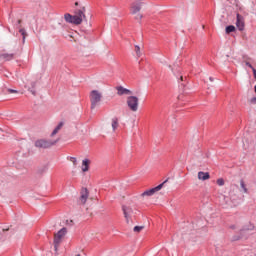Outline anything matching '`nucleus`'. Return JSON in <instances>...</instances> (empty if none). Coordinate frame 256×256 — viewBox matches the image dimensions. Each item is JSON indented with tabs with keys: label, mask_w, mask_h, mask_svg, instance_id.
Returning <instances> with one entry per match:
<instances>
[{
	"label": "nucleus",
	"mask_w": 256,
	"mask_h": 256,
	"mask_svg": "<svg viewBox=\"0 0 256 256\" xmlns=\"http://www.w3.org/2000/svg\"><path fill=\"white\" fill-rule=\"evenodd\" d=\"M127 105L130 111L137 112L139 110V98L137 96H129L127 98Z\"/></svg>",
	"instance_id": "nucleus-6"
},
{
	"label": "nucleus",
	"mask_w": 256,
	"mask_h": 256,
	"mask_svg": "<svg viewBox=\"0 0 256 256\" xmlns=\"http://www.w3.org/2000/svg\"><path fill=\"white\" fill-rule=\"evenodd\" d=\"M169 69H171L172 73H173V67L171 65H168Z\"/></svg>",
	"instance_id": "nucleus-30"
},
{
	"label": "nucleus",
	"mask_w": 256,
	"mask_h": 256,
	"mask_svg": "<svg viewBox=\"0 0 256 256\" xmlns=\"http://www.w3.org/2000/svg\"><path fill=\"white\" fill-rule=\"evenodd\" d=\"M58 142H59V139L57 140L40 139L35 142V147H38L40 149H49V147H53V145H56Z\"/></svg>",
	"instance_id": "nucleus-5"
},
{
	"label": "nucleus",
	"mask_w": 256,
	"mask_h": 256,
	"mask_svg": "<svg viewBox=\"0 0 256 256\" xmlns=\"http://www.w3.org/2000/svg\"><path fill=\"white\" fill-rule=\"evenodd\" d=\"M70 161H71V163H73L74 167H76V165H77V158L71 157Z\"/></svg>",
	"instance_id": "nucleus-25"
},
{
	"label": "nucleus",
	"mask_w": 256,
	"mask_h": 256,
	"mask_svg": "<svg viewBox=\"0 0 256 256\" xmlns=\"http://www.w3.org/2000/svg\"><path fill=\"white\" fill-rule=\"evenodd\" d=\"M217 185H219V187H223V185H225V180L223 178H219L216 181Z\"/></svg>",
	"instance_id": "nucleus-23"
},
{
	"label": "nucleus",
	"mask_w": 256,
	"mask_h": 256,
	"mask_svg": "<svg viewBox=\"0 0 256 256\" xmlns=\"http://www.w3.org/2000/svg\"><path fill=\"white\" fill-rule=\"evenodd\" d=\"M64 19L66 23H72L73 25H81L85 19V7L82 9H76L74 15L65 14Z\"/></svg>",
	"instance_id": "nucleus-1"
},
{
	"label": "nucleus",
	"mask_w": 256,
	"mask_h": 256,
	"mask_svg": "<svg viewBox=\"0 0 256 256\" xmlns=\"http://www.w3.org/2000/svg\"><path fill=\"white\" fill-rule=\"evenodd\" d=\"M236 26L239 31H243V29H245V19L240 14H237Z\"/></svg>",
	"instance_id": "nucleus-11"
},
{
	"label": "nucleus",
	"mask_w": 256,
	"mask_h": 256,
	"mask_svg": "<svg viewBox=\"0 0 256 256\" xmlns=\"http://www.w3.org/2000/svg\"><path fill=\"white\" fill-rule=\"evenodd\" d=\"M240 187L244 191V193H248L249 190L247 189V186L245 185L244 180H240Z\"/></svg>",
	"instance_id": "nucleus-18"
},
{
	"label": "nucleus",
	"mask_w": 256,
	"mask_h": 256,
	"mask_svg": "<svg viewBox=\"0 0 256 256\" xmlns=\"http://www.w3.org/2000/svg\"><path fill=\"white\" fill-rule=\"evenodd\" d=\"M75 5H79V3H78V2H76V3H75Z\"/></svg>",
	"instance_id": "nucleus-34"
},
{
	"label": "nucleus",
	"mask_w": 256,
	"mask_h": 256,
	"mask_svg": "<svg viewBox=\"0 0 256 256\" xmlns=\"http://www.w3.org/2000/svg\"><path fill=\"white\" fill-rule=\"evenodd\" d=\"M117 95H131V90L124 88L123 86L116 87Z\"/></svg>",
	"instance_id": "nucleus-13"
},
{
	"label": "nucleus",
	"mask_w": 256,
	"mask_h": 256,
	"mask_svg": "<svg viewBox=\"0 0 256 256\" xmlns=\"http://www.w3.org/2000/svg\"><path fill=\"white\" fill-rule=\"evenodd\" d=\"M135 53L137 57H141V47L139 45H135Z\"/></svg>",
	"instance_id": "nucleus-21"
},
{
	"label": "nucleus",
	"mask_w": 256,
	"mask_h": 256,
	"mask_svg": "<svg viewBox=\"0 0 256 256\" xmlns=\"http://www.w3.org/2000/svg\"><path fill=\"white\" fill-rule=\"evenodd\" d=\"M65 235H67V228H62L54 234V250L56 252L58 251L61 241H63V237H65Z\"/></svg>",
	"instance_id": "nucleus-4"
},
{
	"label": "nucleus",
	"mask_w": 256,
	"mask_h": 256,
	"mask_svg": "<svg viewBox=\"0 0 256 256\" xmlns=\"http://www.w3.org/2000/svg\"><path fill=\"white\" fill-rule=\"evenodd\" d=\"M9 93H17V90H13V89H8Z\"/></svg>",
	"instance_id": "nucleus-27"
},
{
	"label": "nucleus",
	"mask_w": 256,
	"mask_h": 256,
	"mask_svg": "<svg viewBox=\"0 0 256 256\" xmlns=\"http://www.w3.org/2000/svg\"><path fill=\"white\" fill-rule=\"evenodd\" d=\"M209 179H211V174H209V172H203V171L198 172L199 181H209Z\"/></svg>",
	"instance_id": "nucleus-12"
},
{
	"label": "nucleus",
	"mask_w": 256,
	"mask_h": 256,
	"mask_svg": "<svg viewBox=\"0 0 256 256\" xmlns=\"http://www.w3.org/2000/svg\"><path fill=\"white\" fill-rule=\"evenodd\" d=\"M181 81H183V76L180 77Z\"/></svg>",
	"instance_id": "nucleus-32"
},
{
	"label": "nucleus",
	"mask_w": 256,
	"mask_h": 256,
	"mask_svg": "<svg viewBox=\"0 0 256 256\" xmlns=\"http://www.w3.org/2000/svg\"><path fill=\"white\" fill-rule=\"evenodd\" d=\"M111 126H112L113 131H117V129L119 127V118H117V117L112 118Z\"/></svg>",
	"instance_id": "nucleus-14"
},
{
	"label": "nucleus",
	"mask_w": 256,
	"mask_h": 256,
	"mask_svg": "<svg viewBox=\"0 0 256 256\" xmlns=\"http://www.w3.org/2000/svg\"><path fill=\"white\" fill-rule=\"evenodd\" d=\"M87 199H89V190H87V188H82L80 191L79 203L85 205Z\"/></svg>",
	"instance_id": "nucleus-10"
},
{
	"label": "nucleus",
	"mask_w": 256,
	"mask_h": 256,
	"mask_svg": "<svg viewBox=\"0 0 256 256\" xmlns=\"http://www.w3.org/2000/svg\"><path fill=\"white\" fill-rule=\"evenodd\" d=\"M252 71H253L254 79H256V70H255V68Z\"/></svg>",
	"instance_id": "nucleus-28"
},
{
	"label": "nucleus",
	"mask_w": 256,
	"mask_h": 256,
	"mask_svg": "<svg viewBox=\"0 0 256 256\" xmlns=\"http://www.w3.org/2000/svg\"><path fill=\"white\" fill-rule=\"evenodd\" d=\"M3 231H9V228H3Z\"/></svg>",
	"instance_id": "nucleus-31"
},
{
	"label": "nucleus",
	"mask_w": 256,
	"mask_h": 256,
	"mask_svg": "<svg viewBox=\"0 0 256 256\" xmlns=\"http://www.w3.org/2000/svg\"><path fill=\"white\" fill-rule=\"evenodd\" d=\"M252 101H256V97L252 99Z\"/></svg>",
	"instance_id": "nucleus-33"
},
{
	"label": "nucleus",
	"mask_w": 256,
	"mask_h": 256,
	"mask_svg": "<svg viewBox=\"0 0 256 256\" xmlns=\"http://www.w3.org/2000/svg\"><path fill=\"white\" fill-rule=\"evenodd\" d=\"M0 58L4 61H11V59H13V54L3 53L0 55Z\"/></svg>",
	"instance_id": "nucleus-17"
},
{
	"label": "nucleus",
	"mask_w": 256,
	"mask_h": 256,
	"mask_svg": "<svg viewBox=\"0 0 256 256\" xmlns=\"http://www.w3.org/2000/svg\"><path fill=\"white\" fill-rule=\"evenodd\" d=\"M89 159H85L82 161V171L83 173H86V171H89Z\"/></svg>",
	"instance_id": "nucleus-16"
},
{
	"label": "nucleus",
	"mask_w": 256,
	"mask_h": 256,
	"mask_svg": "<svg viewBox=\"0 0 256 256\" xmlns=\"http://www.w3.org/2000/svg\"><path fill=\"white\" fill-rule=\"evenodd\" d=\"M63 125H64L63 122H60L51 133V137H55V135L59 133L60 129H63Z\"/></svg>",
	"instance_id": "nucleus-15"
},
{
	"label": "nucleus",
	"mask_w": 256,
	"mask_h": 256,
	"mask_svg": "<svg viewBox=\"0 0 256 256\" xmlns=\"http://www.w3.org/2000/svg\"><path fill=\"white\" fill-rule=\"evenodd\" d=\"M47 171V167H44L43 170L41 171V173Z\"/></svg>",
	"instance_id": "nucleus-29"
},
{
	"label": "nucleus",
	"mask_w": 256,
	"mask_h": 256,
	"mask_svg": "<svg viewBox=\"0 0 256 256\" xmlns=\"http://www.w3.org/2000/svg\"><path fill=\"white\" fill-rule=\"evenodd\" d=\"M76 256H81V254H78V255H76Z\"/></svg>",
	"instance_id": "nucleus-36"
},
{
	"label": "nucleus",
	"mask_w": 256,
	"mask_h": 256,
	"mask_svg": "<svg viewBox=\"0 0 256 256\" xmlns=\"http://www.w3.org/2000/svg\"><path fill=\"white\" fill-rule=\"evenodd\" d=\"M19 33H21V35L23 37V43H25V37H27V32L25 31V29L21 28L19 30Z\"/></svg>",
	"instance_id": "nucleus-20"
},
{
	"label": "nucleus",
	"mask_w": 256,
	"mask_h": 256,
	"mask_svg": "<svg viewBox=\"0 0 256 256\" xmlns=\"http://www.w3.org/2000/svg\"><path fill=\"white\" fill-rule=\"evenodd\" d=\"M235 31V26L230 25L226 27V33H233Z\"/></svg>",
	"instance_id": "nucleus-22"
},
{
	"label": "nucleus",
	"mask_w": 256,
	"mask_h": 256,
	"mask_svg": "<svg viewBox=\"0 0 256 256\" xmlns=\"http://www.w3.org/2000/svg\"><path fill=\"white\" fill-rule=\"evenodd\" d=\"M103 98V94L99 92V90H92L90 92V102H91V109H95L99 103H101V99Z\"/></svg>",
	"instance_id": "nucleus-3"
},
{
	"label": "nucleus",
	"mask_w": 256,
	"mask_h": 256,
	"mask_svg": "<svg viewBox=\"0 0 256 256\" xmlns=\"http://www.w3.org/2000/svg\"><path fill=\"white\" fill-rule=\"evenodd\" d=\"M61 225V223H65L66 225H69V223H73V220H69V219H64L62 222H57Z\"/></svg>",
	"instance_id": "nucleus-24"
},
{
	"label": "nucleus",
	"mask_w": 256,
	"mask_h": 256,
	"mask_svg": "<svg viewBox=\"0 0 256 256\" xmlns=\"http://www.w3.org/2000/svg\"><path fill=\"white\" fill-rule=\"evenodd\" d=\"M122 211L126 219V222L130 223L129 219H131V216L133 215V208L130 205H124L122 206Z\"/></svg>",
	"instance_id": "nucleus-9"
},
{
	"label": "nucleus",
	"mask_w": 256,
	"mask_h": 256,
	"mask_svg": "<svg viewBox=\"0 0 256 256\" xmlns=\"http://www.w3.org/2000/svg\"><path fill=\"white\" fill-rule=\"evenodd\" d=\"M18 23H21V20H18Z\"/></svg>",
	"instance_id": "nucleus-35"
},
{
	"label": "nucleus",
	"mask_w": 256,
	"mask_h": 256,
	"mask_svg": "<svg viewBox=\"0 0 256 256\" xmlns=\"http://www.w3.org/2000/svg\"><path fill=\"white\" fill-rule=\"evenodd\" d=\"M245 65H246L247 67H249L250 69H252V71L255 69V68L253 67V65H251V63H249V62H245Z\"/></svg>",
	"instance_id": "nucleus-26"
},
{
	"label": "nucleus",
	"mask_w": 256,
	"mask_h": 256,
	"mask_svg": "<svg viewBox=\"0 0 256 256\" xmlns=\"http://www.w3.org/2000/svg\"><path fill=\"white\" fill-rule=\"evenodd\" d=\"M144 227L143 226H135L133 228L134 233H141L143 231Z\"/></svg>",
	"instance_id": "nucleus-19"
},
{
	"label": "nucleus",
	"mask_w": 256,
	"mask_h": 256,
	"mask_svg": "<svg viewBox=\"0 0 256 256\" xmlns=\"http://www.w3.org/2000/svg\"><path fill=\"white\" fill-rule=\"evenodd\" d=\"M143 6V1L141 0H135L130 7V13L131 15H136L135 19L137 21H141L143 19V14L139 13L141 11V7Z\"/></svg>",
	"instance_id": "nucleus-2"
},
{
	"label": "nucleus",
	"mask_w": 256,
	"mask_h": 256,
	"mask_svg": "<svg viewBox=\"0 0 256 256\" xmlns=\"http://www.w3.org/2000/svg\"><path fill=\"white\" fill-rule=\"evenodd\" d=\"M165 183H167V180H165L163 183L156 186L155 188L146 190L144 193H142V197H151V196L155 195V193H157V191H161V189H163V185H165Z\"/></svg>",
	"instance_id": "nucleus-8"
},
{
	"label": "nucleus",
	"mask_w": 256,
	"mask_h": 256,
	"mask_svg": "<svg viewBox=\"0 0 256 256\" xmlns=\"http://www.w3.org/2000/svg\"><path fill=\"white\" fill-rule=\"evenodd\" d=\"M253 229V226H242L241 228L238 229L240 236H234L233 241H239V239L245 237L246 235H249V232L253 231Z\"/></svg>",
	"instance_id": "nucleus-7"
}]
</instances>
